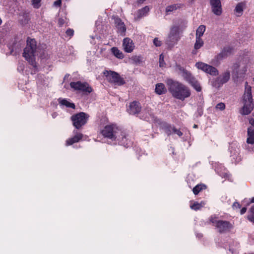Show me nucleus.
<instances>
[{
    "label": "nucleus",
    "instance_id": "nucleus-1",
    "mask_svg": "<svg viewBox=\"0 0 254 254\" xmlns=\"http://www.w3.org/2000/svg\"><path fill=\"white\" fill-rule=\"evenodd\" d=\"M168 90L172 96L181 101L190 97L191 91L186 85L175 80H168Z\"/></svg>",
    "mask_w": 254,
    "mask_h": 254
},
{
    "label": "nucleus",
    "instance_id": "nucleus-2",
    "mask_svg": "<svg viewBox=\"0 0 254 254\" xmlns=\"http://www.w3.org/2000/svg\"><path fill=\"white\" fill-rule=\"evenodd\" d=\"M251 65V61L248 57L241 58L234 63L231 67L232 78L234 79L245 77L247 69Z\"/></svg>",
    "mask_w": 254,
    "mask_h": 254
},
{
    "label": "nucleus",
    "instance_id": "nucleus-3",
    "mask_svg": "<svg viewBox=\"0 0 254 254\" xmlns=\"http://www.w3.org/2000/svg\"><path fill=\"white\" fill-rule=\"evenodd\" d=\"M36 42L34 39L28 38L27 40V45L24 49L23 56L25 60L33 66L36 69H37V66L35 62V53L36 51Z\"/></svg>",
    "mask_w": 254,
    "mask_h": 254
},
{
    "label": "nucleus",
    "instance_id": "nucleus-4",
    "mask_svg": "<svg viewBox=\"0 0 254 254\" xmlns=\"http://www.w3.org/2000/svg\"><path fill=\"white\" fill-rule=\"evenodd\" d=\"M121 130L114 125H108L102 130L101 133L105 137L112 140H120L119 132Z\"/></svg>",
    "mask_w": 254,
    "mask_h": 254
},
{
    "label": "nucleus",
    "instance_id": "nucleus-5",
    "mask_svg": "<svg viewBox=\"0 0 254 254\" xmlns=\"http://www.w3.org/2000/svg\"><path fill=\"white\" fill-rule=\"evenodd\" d=\"M210 222L212 223L217 231L220 233H224L230 231L233 225L230 222L221 220H217L215 218L211 217Z\"/></svg>",
    "mask_w": 254,
    "mask_h": 254
},
{
    "label": "nucleus",
    "instance_id": "nucleus-6",
    "mask_svg": "<svg viewBox=\"0 0 254 254\" xmlns=\"http://www.w3.org/2000/svg\"><path fill=\"white\" fill-rule=\"evenodd\" d=\"M180 39L179 28L174 26L171 28L170 31L165 40V43L169 47H173Z\"/></svg>",
    "mask_w": 254,
    "mask_h": 254
},
{
    "label": "nucleus",
    "instance_id": "nucleus-7",
    "mask_svg": "<svg viewBox=\"0 0 254 254\" xmlns=\"http://www.w3.org/2000/svg\"><path fill=\"white\" fill-rule=\"evenodd\" d=\"M89 116L84 112H80L71 116V120L73 125L76 128L79 129L87 122Z\"/></svg>",
    "mask_w": 254,
    "mask_h": 254
},
{
    "label": "nucleus",
    "instance_id": "nucleus-8",
    "mask_svg": "<svg viewBox=\"0 0 254 254\" xmlns=\"http://www.w3.org/2000/svg\"><path fill=\"white\" fill-rule=\"evenodd\" d=\"M196 67L202 70L205 72L212 76H216L219 74L218 70L214 67L202 62H197L195 64Z\"/></svg>",
    "mask_w": 254,
    "mask_h": 254
},
{
    "label": "nucleus",
    "instance_id": "nucleus-9",
    "mask_svg": "<svg viewBox=\"0 0 254 254\" xmlns=\"http://www.w3.org/2000/svg\"><path fill=\"white\" fill-rule=\"evenodd\" d=\"M70 85L75 90H79L89 93L92 91L91 87L87 83L82 82L79 80L77 82H71Z\"/></svg>",
    "mask_w": 254,
    "mask_h": 254
},
{
    "label": "nucleus",
    "instance_id": "nucleus-10",
    "mask_svg": "<svg viewBox=\"0 0 254 254\" xmlns=\"http://www.w3.org/2000/svg\"><path fill=\"white\" fill-rule=\"evenodd\" d=\"M212 12L216 15H220L222 13V8L220 0H210Z\"/></svg>",
    "mask_w": 254,
    "mask_h": 254
},
{
    "label": "nucleus",
    "instance_id": "nucleus-11",
    "mask_svg": "<svg viewBox=\"0 0 254 254\" xmlns=\"http://www.w3.org/2000/svg\"><path fill=\"white\" fill-rule=\"evenodd\" d=\"M114 22L116 27L118 29V32L122 36H125L126 31V27L121 19L118 17H114Z\"/></svg>",
    "mask_w": 254,
    "mask_h": 254
},
{
    "label": "nucleus",
    "instance_id": "nucleus-12",
    "mask_svg": "<svg viewBox=\"0 0 254 254\" xmlns=\"http://www.w3.org/2000/svg\"><path fill=\"white\" fill-rule=\"evenodd\" d=\"M140 110L141 106L140 103L136 101L131 103L127 108V112L132 115L138 114L140 112Z\"/></svg>",
    "mask_w": 254,
    "mask_h": 254
},
{
    "label": "nucleus",
    "instance_id": "nucleus-13",
    "mask_svg": "<svg viewBox=\"0 0 254 254\" xmlns=\"http://www.w3.org/2000/svg\"><path fill=\"white\" fill-rule=\"evenodd\" d=\"M123 47L124 51L127 53H131L134 48L132 40L128 38H126L124 39Z\"/></svg>",
    "mask_w": 254,
    "mask_h": 254
},
{
    "label": "nucleus",
    "instance_id": "nucleus-14",
    "mask_svg": "<svg viewBox=\"0 0 254 254\" xmlns=\"http://www.w3.org/2000/svg\"><path fill=\"white\" fill-rule=\"evenodd\" d=\"M244 106L242 110V114L243 115H248L253 109V99L252 100H243Z\"/></svg>",
    "mask_w": 254,
    "mask_h": 254
},
{
    "label": "nucleus",
    "instance_id": "nucleus-15",
    "mask_svg": "<svg viewBox=\"0 0 254 254\" xmlns=\"http://www.w3.org/2000/svg\"><path fill=\"white\" fill-rule=\"evenodd\" d=\"M103 74L108 79H120L119 74L112 70H105L103 72Z\"/></svg>",
    "mask_w": 254,
    "mask_h": 254
},
{
    "label": "nucleus",
    "instance_id": "nucleus-16",
    "mask_svg": "<svg viewBox=\"0 0 254 254\" xmlns=\"http://www.w3.org/2000/svg\"><path fill=\"white\" fill-rule=\"evenodd\" d=\"M83 137V134L80 133H77L75 135L71 138H69L67 139L66 141V145H70L74 143L78 142L79 140H80Z\"/></svg>",
    "mask_w": 254,
    "mask_h": 254
},
{
    "label": "nucleus",
    "instance_id": "nucleus-17",
    "mask_svg": "<svg viewBox=\"0 0 254 254\" xmlns=\"http://www.w3.org/2000/svg\"><path fill=\"white\" fill-rule=\"evenodd\" d=\"M248 137L247 139V142L248 144H254V128L250 127L248 128L247 131Z\"/></svg>",
    "mask_w": 254,
    "mask_h": 254
},
{
    "label": "nucleus",
    "instance_id": "nucleus-18",
    "mask_svg": "<svg viewBox=\"0 0 254 254\" xmlns=\"http://www.w3.org/2000/svg\"><path fill=\"white\" fill-rule=\"evenodd\" d=\"M252 88L251 86L249 85L247 82L245 83V91L244 95L243 100H252Z\"/></svg>",
    "mask_w": 254,
    "mask_h": 254
},
{
    "label": "nucleus",
    "instance_id": "nucleus-19",
    "mask_svg": "<svg viewBox=\"0 0 254 254\" xmlns=\"http://www.w3.org/2000/svg\"><path fill=\"white\" fill-rule=\"evenodd\" d=\"M119 135H120V140H117L119 141V143L124 146H128L129 142L128 139L127 138L126 133L121 130L119 132Z\"/></svg>",
    "mask_w": 254,
    "mask_h": 254
},
{
    "label": "nucleus",
    "instance_id": "nucleus-20",
    "mask_svg": "<svg viewBox=\"0 0 254 254\" xmlns=\"http://www.w3.org/2000/svg\"><path fill=\"white\" fill-rule=\"evenodd\" d=\"M204 42L201 38H196L195 43L194 45V50H192V54H196V50L199 49L203 46Z\"/></svg>",
    "mask_w": 254,
    "mask_h": 254
},
{
    "label": "nucleus",
    "instance_id": "nucleus-21",
    "mask_svg": "<svg viewBox=\"0 0 254 254\" xmlns=\"http://www.w3.org/2000/svg\"><path fill=\"white\" fill-rule=\"evenodd\" d=\"M149 10V7L146 6L138 10L137 13V16L135 17V20H138L141 17L146 15Z\"/></svg>",
    "mask_w": 254,
    "mask_h": 254
},
{
    "label": "nucleus",
    "instance_id": "nucleus-22",
    "mask_svg": "<svg viewBox=\"0 0 254 254\" xmlns=\"http://www.w3.org/2000/svg\"><path fill=\"white\" fill-rule=\"evenodd\" d=\"M205 204V202L203 201H201L200 203L194 202L193 203L190 204V207L191 209L196 211L200 209Z\"/></svg>",
    "mask_w": 254,
    "mask_h": 254
},
{
    "label": "nucleus",
    "instance_id": "nucleus-23",
    "mask_svg": "<svg viewBox=\"0 0 254 254\" xmlns=\"http://www.w3.org/2000/svg\"><path fill=\"white\" fill-rule=\"evenodd\" d=\"M130 60L131 61V63L135 64H140L143 62V58L140 55L133 56L130 58Z\"/></svg>",
    "mask_w": 254,
    "mask_h": 254
},
{
    "label": "nucleus",
    "instance_id": "nucleus-24",
    "mask_svg": "<svg viewBox=\"0 0 254 254\" xmlns=\"http://www.w3.org/2000/svg\"><path fill=\"white\" fill-rule=\"evenodd\" d=\"M166 91L165 86L162 83H158L156 85L155 92L159 95L164 94Z\"/></svg>",
    "mask_w": 254,
    "mask_h": 254
},
{
    "label": "nucleus",
    "instance_id": "nucleus-25",
    "mask_svg": "<svg viewBox=\"0 0 254 254\" xmlns=\"http://www.w3.org/2000/svg\"><path fill=\"white\" fill-rule=\"evenodd\" d=\"M189 81V83L197 92H200L201 91V86L200 85V83L198 82L197 80Z\"/></svg>",
    "mask_w": 254,
    "mask_h": 254
},
{
    "label": "nucleus",
    "instance_id": "nucleus-26",
    "mask_svg": "<svg viewBox=\"0 0 254 254\" xmlns=\"http://www.w3.org/2000/svg\"><path fill=\"white\" fill-rule=\"evenodd\" d=\"M111 51L114 55L118 59H122L124 58V56L123 53L120 51L117 48L113 47L111 49Z\"/></svg>",
    "mask_w": 254,
    "mask_h": 254
},
{
    "label": "nucleus",
    "instance_id": "nucleus-27",
    "mask_svg": "<svg viewBox=\"0 0 254 254\" xmlns=\"http://www.w3.org/2000/svg\"><path fill=\"white\" fill-rule=\"evenodd\" d=\"M108 81L110 85L115 88L125 83V80H108Z\"/></svg>",
    "mask_w": 254,
    "mask_h": 254
},
{
    "label": "nucleus",
    "instance_id": "nucleus-28",
    "mask_svg": "<svg viewBox=\"0 0 254 254\" xmlns=\"http://www.w3.org/2000/svg\"><path fill=\"white\" fill-rule=\"evenodd\" d=\"M205 31V26L204 25H200L196 31V38H201Z\"/></svg>",
    "mask_w": 254,
    "mask_h": 254
},
{
    "label": "nucleus",
    "instance_id": "nucleus-29",
    "mask_svg": "<svg viewBox=\"0 0 254 254\" xmlns=\"http://www.w3.org/2000/svg\"><path fill=\"white\" fill-rule=\"evenodd\" d=\"M244 4L242 2L239 3L236 6L235 11L238 16H240L242 14L243 11Z\"/></svg>",
    "mask_w": 254,
    "mask_h": 254
},
{
    "label": "nucleus",
    "instance_id": "nucleus-30",
    "mask_svg": "<svg viewBox=\"0 0 254 254\" xmlns=\"http://www.w3.org/2000/svg\"><path fill=\"white\" fill-rule=\"evenodd\" d=\"M59 103L62 105H64L67 107L75 108V105L73 103H70L65 99H60Z\"/></svg>",
    "mask_w": 254,
    "mask_h": 254
},
{
    "label": "nucleus",
    "instance_id": "nucleus-31",
    "mask_svg": "<svg viewBox=\"0 0 254 254\" xmlns=\"http://www.w3.org/2000/svg\"><path fill=\"white\" fill-rule=\"evenodd\" d=\"M206 186L204 185L199 184L196 185L192 189V191L195 195L197 194L201 190L205 189Z\"/></svg>",
    "mask_w": 254,
    "mask_h": 254
},
{
    "label": "nucleus",
    "instance_id": "nucleus-32",
    "mask_svg": "<svg viewBox=\"0 0 254 254\" xmlns=\"http://www.w3.org/2000/svg\"><path fill=\"white\" fill-rule=\"evenodd\" d=\"M226 80H212L211 85L215 88L220 87L223 83L226 82Z\"/></svg>",
    "mask_w": 254,
    "mask_h": 254
},
{
    "label": "nucleus",
    "instance_id": "nucleus-33",
    "mask_svg": "<svg viewBox=\"0 0 254 254\" xmlns=\"http://www.w3.org/2000/svg\"><path fill=\"white\" fill-rule=\"evenodd\" d=\"M231 76L232 77V74H231V72L229 70H226L222 75L223 79H229Z\"/></svg>",
    "mask_w": 254,
    "mask_h": 254
},
{
    "label": "nucleus",
    "instance_id": "nucleus-34",
    "mask_svg": "<svg viewBox=\"0 0 254 254\" xmlns=\"http://www.w3.org/2000/svg\"><path fill=\"white\" fill-rule=\"evenodd\" d=\"M164 59V56L163 55V54H161L159 57V66L161 67H164L165 65Z\"/></svg>",
    "mask_w": 254,
    "mask_h": 254
},
{
    "label": "nucleus",
    "instance_id": "nucleus-35",
    "mask_svg": "<svg viewBox=\"0 0 254 254\" xmlns=\"http://www.w3.org/2000/svg\"><path fill=\"white\" fill-rule=\"evenodd\" d=\"M215 108L217 110L223 111L225 108V105L223 103H220L217 104V105L215 107Z\"/></svg>",
    "mask_w": 254,
    "mask_h": 254
},
{
    "label": "nucleus",
    "instance_id": "nucleus-36",
    "mask_svg": "<svg viewBox=\"0 0 254 254\" xmlns=\"http://www.w3.org/2000/svg\"><path fill=\"white\" fill-rule=\"evenodd\" d=\"M172 128L173 132L177 134L178 136H181L183 135V133L179 130L176 128L175 127H170Z\"/></svg>",
    "mask_w": 254,
    "mask_h": 254
},
{
    "label": "nucleus",
    "instance_id": "nucleus-37",
    "mask_svg": "<svg viewBox=\"0 0 254 254\" xmlns=\"http://www.w3.org/2000/svg\"><path fill=\"white\" fill-rule=\"evenodd\" d=\"M177 9V7L176 5H170L166 7V12H169L171 11H173L174 10H176Z\"/></svg>",
    "mask_w": 254,
    "mask_h": 254
},
{
    "label": "nucleus",
    "instance_id": "nucleus-38",
    "mask_svg": "<svg viewBox=\"0 0 254 254\" xmlns=\"http://www.w3.org/2000/svg\"><path fill=\"white\" fill-rule=\"evenodd\" d=\"M40 1L41 0H32L34 7L38 8L40 6Z\"/></svg>",
    "mask_w": 254,
    "mask_h": 254
},
{
    "label": "nucleus",
    "instance_id": "nucleus-39",
    "mask_svg": "<svg viewBox=\"0 0 254 254\" xmlns=\"http://www.w3.org/2000/svg\"><path fill=\"white\" fill-rule=\"evenodd\" d=\"M153 43L156 47H159L161 45V42L157 38L154 39Z\"/></svg>",
    "mask_w": 254,
    "mask_h": 254
},
{
    "label": "nucleus",
    "instance_id": "nucleus-40",
    "mask_svg": "<svg viewBox=\"0 0 254 254\" xmlns=\"http://www.w3.org/2000/svg\"><path fill=\"white\" fill-rule=\"evenodd\" d=\"M183 73L185 78L190 79L191 74L190 72L185 70V71H183Z\"/></svg>",
    "mask_w": 254,
    "mask_h": 254
},
{
    "label": "nucleus",
    "instance_id": "nucleus-41",
    "mask_svg": "<svg viewBox=\"0 0 254 254\" xmlns=\"http://www.w3.org/2000/svg\"><path fill=\"white\" fill-rule=\"evenodd\" d=\"M170 127H172L169 126L167 127L166 128V132L168 135H170L171 133H173L172 128H171Z\"/></svg>",
    "mask_w": 254,
    "mask_h": 254
},
{
    "label": "nucleus",
    "instance_id": "nucleus-42",
    "mask_svg": "<svg viewBox=\"0 0 254 254\" xmlns=\"http://www.w3.org/2000/svg\"><path fill=\"white\" fill-rule=\"evenodd\" d=\"M74 31L72 29H68L66 31V34L69 36H71L73 35Z\"/></svg>",
    "mask_w": 254,
    "mask_h": 254
},
{
    "label": "nucleus",
    "instance_id": "nucleus-43",
    "mask_svg": "<svg viewBox=\"0 0 254 254\" xmlns=\"http://www.w3.org/2000/svg\"><path fill=\"white\" fill-rule=\"evenodd\" d=\"M74 73L72 75V76H70L69 74H66L64 78V79H66L68 78H77V77L75 76H73Z\"/></svg>",
    "mask_w": 254,
    "mask_h": 254
},
{
    "label": "nucleus",
    "instance_id": "nucleus-44",
    "mask_svg": "<svg viewBox=\"0 0 254 254\" xmlns=\"http://www.w3.org/2000/svg\"><path fill=\"white\" fill-rule=\"evenodd\" d=\"M248 219L251 222L254 223V214H250L248 216Z\"/></svg>",
    "mask_w": 254,
    "mask_h": 254
},
{
    "label": "nucleus",
    "instance_id": "nucleus-45",
    "mask_svg": "<svg viewBox=\"0 0 254 254\" xmlns=\"http://www.w3.org/2000/svg\"><path fill=\"white\" fill-rule=\"evenodd\" d=\"M62 4V0H57L54 3V5L56 6H61Z\"/></svg>",
    "mask_w": 254,
    "mask_h": 254
},
{
    "label": "nucleus",
    "instance_id": "nucleus-46",
    "mask_svg": "<svg viewBox=\"0 0 254 254\" xmlns=\"http://www.w3.org/2000/svg\"><path fill=\"white\" fill-rule=\"evenodd\" d=\"M233 207L234 208H240V204L238 202H234L233 204Z\"/></svg>",
    "mask_w": 254,
    "mask_h": 254
},
{
    "label": "nucleus",
    "instance_id": "nucleus-47",
    "mask_svg": "<svg viewBox=\"0 0 254 254\" xmlns=\"http://www.w3.org/2000/svg\"><path fill=\"white\" fill-rule=\"evenodd\" d=\"M64 20L62 18H59L58 20V23L60 26H62L63 24L64 23Z\"/></svg>",
    "mask_w": 254,
    "mask_h": 254
},
{
    "label": "nucleus",
    "instance_id": "nucleus-48",
    "mask_svg": "<svg viewBox=\"0 0 254 254\" xmlns=\"http://www.w3.org/2000/svg\"><path fill=\"white\" fill-rule=\"evenodd\" d=\"M247 211V208L246 207H243L241 210V214H244Z\"/></svg>",
    "mask_w": 254,
    "mask_h": 254
},
{
    "label": "nucleus",
    "instance_id": "nucleus-49",
    "mask_svg": "<svg viewBox=\"0 0 254 254\" xmlns=\"http://www.w3.org/2000/svg\"><path fill=\"white\" fill-rule=\"evenodd\" d=\"M251 212L252 213L254 214V205L251 208Z\"/></svg>",
    "mask_w": 254,
    "mask_h": 254
},
{
    "label": "nucleus",
    "instance_id": "nucleus-50",
    "mask_svg": "<svg viewBox=\"0 0 254 254\" xmlns=\"http://www.w3.org/2000/svg\"><path fill=\"white\" fill-rule=\"evenodd\" d=\"M251 202L254 203V197L252 198Z\"/></svg>",
    "mask_w": 254,
    "mask_h": 254
},
{
    "label": "nucleus",
    "instance_id": "nucleus-51",
    "mask_svg": "<svg viewBox=\"0 0 254 254\" xmlns=\"http://www.w3.org/2000/svg\"><path fill=\"white\" fill-rule=\"evenodd\" d=\"M145 0H138L139 2H143Z\"/></svg>",
    "mask_w": 254,
    "mask_h": 254
},
{
    "label": "nucleus",
    "instance_id": "nucleus-52",
    "mask_svg": "<svg viewBox=\"0 0 254 254\" xmlns=\"http://www.w3.org/2000/svg\"><path fill=\"white\" fill-rule=\"evenodd\" d=\"M197 127V125H194L193 126V127H194V128H196V127Z\"/></svg>",
    "mask_w": 254,
    "mask_h": 254
},
{
    "label": "nucleus",
    "instance_id": "nucleus-53",
    "mask_svg": "<svg viewBox=\"0 0 254 254\" xmlns=\"http://www.w3.org/2000/svg\"><path fill=\"white\" fill-rule=\"evenodd\" d=\"M52 116H53V118H54V117H55V115L53 114V115H52Z\"/></svg>",
    "mask_w": 254,
    "mask_h": 254
}]
</instances>
